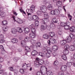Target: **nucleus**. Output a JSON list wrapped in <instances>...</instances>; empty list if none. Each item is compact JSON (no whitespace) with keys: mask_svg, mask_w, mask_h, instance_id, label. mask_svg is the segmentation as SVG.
<instances>
[{"mask_svg":"<svg viewBox=\"0 0 75 75\" xmlns=\"http://www.w3.org/2000/svg\"><path fill=\"white\" fill-rule=\"evenodd\" d=\"M48 45L47 44H44L43 45V51L44 52H47L45 54V55L47 58H49V57H50L51 54L52 53V50L51 48H47Z\"/></svg>","mask_w":75,"mask_h":75,"instance_id":"obj_1","label":"nucleus"},{"mask_svg":"<svg viewBox=\"0 0 75 75\" xmlns=\"http://www.w3.org/2000/svg\"><path fill=\"white\" fill-rule=\"evenodd\" d=\"M35 6L32 5L30 7V9H28L26 10V13H27V15L28 17L31 16V14L35 11Z\"/></svg>","mask_w":75,"mask_h":75,"instance_id":"obj_2","label":"nucleus"},{"mask_svg":"<svg viewBox=\"0 0 75 75\" xmlns=\"http://www.w3.org/2000/svg\"><path fill=\"white\" fill-rule=\"evenodd\" d=\"M40 59L37 57L36 59L35 62V66L36 68H38L40 67V65H41V64L40 63Z\"/></svg>","mask_w":75,"mask_h":75,"instance_id":"obj_3","label":"nucleus"},{"mask_svg":"<svg viewBox=\"0 0 75 75\" xmlns=\"http://www.w3.org/2000/svg\"><path fill=\"white\" fill-rule=\"evenodd\" d=\"M56 40L54 39V38H50V40L47 41V43L50 46L51 45V44L50 43L54 44H56Z\"/></svg>","mask_w":75,"mask_h":75,"instance_id":"obj_4","label":"nucleus"},{"mask_svg":"<svg viewBox=\"0 0 75 75\" xmlns=\"http://www.w3.org/2000/svg\"><path fill=\"white\" fill-rule=\"evenodd\" d=\"M13 20H14V22H16L18 24H22L23 23V21L21 19L18 18L17 19V20H16L15 19V17L14 16H12Z\"/></svg>","mask_w":75,"mask_h":75,"instance_id":"obj_5","label":"nucleus"},{"mask_svg":"<svg viewBox=\"0 0 75 75\" xmlns=\"http://www.w3.org/2000/svg\"><path fill=\"white\" fill-rule=\"evenodd\" d=\"M41 25L40 27V29L42 31H44L47 28V24L45 23H43L41 22Z\"/></svg>","mask_w":75,"mask_h":75,"instance_id":"obj_6","label":"nucleus"},{"mask_svg":"<svg viewBox=\"0 0 75 75\" xmlns=\"http://www.w3.org/2000/svg\"><path fill=\"white\" fill-rule=\"evenodd\" d=\"M40 10L43 13H45L47 11V7L45 6H42L40 7Z\"/></svg>","mask_w":75,"mask_h":75,"instance_id":"obj_7","label":"nucleus"},{"mask_svg":"<svg viewBox=\"0 0 75 75\" xmlns=\"http://www.w3.org/2000/svg\"><path fill=\"white\" fill-rule=\"evenodd\" d=\"M37 18V16L35 15H34L33 16L32 15H31V16H29L28 18L29 20L31 21L33 20H36Z\"/></svg>","mask_w":75,"mask_h":75,"instance_id":"obj_8","label":"nucleus"},{"mask_svg":"<svg viewBox=\"0 0 75 75\" xmlns=\"http://www.w3.org/2000/svg\"><path fill=\"white\" fill-rule=\"evenodd\" d=\"M48 29H50V28H51V29H54V28H55V26L54 23H52L49 27H47V28H48Z\"/></svg>","mask_w":75,"mask_h":75,"instance_id":"obj_9","label":"nucleus"},{"mask_svg":"<svg viewBox=\"0 0 75 75\" xmlns=\"http://www.w3.org/2000/svg\"><path fill=\"white\" fill-rule=\"evenodd\" d=\"M66 41L67 42H70L71 41H72V38L71 36H68L66 39Z\"/></svg>","mask_w":75,"mask_h":75,"instance_id":"obj_10","label":"nucleus"},{"mask_svg":"<svg viewBox=\"0 0 75 75\" xmlns=\"http://www.w3.org/2000/svg\"><path fill=\"white\" fill-rule=\"evenodd\" d=\"M48 21V19L47 18L43 19L41 20V23H42L44 24H45V23H47Z\"/></svg>","mask_w":75,"mask_h":75,"instance_id":"obj_11","label":"nucleus"},{"mask_svg":"<svg viewBox=\"0 0 75 75\" xmlns=\"http://www.w3.org/2000/svg\"><path fill=\"white\" fill-rule=\"evenodd\" d=\"M17 32V29H16L15 28H13L12 29L11 32L12 34H15Z\"/></svg>","mask_w":75,"mask_h":75,"instance_id":"obj_12","label":"nucleus"},{"mask_svg":"<svg viewBox=\"0 0 75 75\" xmlns=\"http://www.w3.org/2000/svg\"><path fill=\"white\" fill-rule=\"evenodd\" d=\"M67 69V66L66 65H63L61 68V70L62 71H65Z\"/></svg>","mask_w":75,"mask_h":75,"instance_id":"obj_13","label":"nucleus"},{"mask_svg":"<svg viewBox=\"0 0 75 75\" xmlns=\"http://www.w3.org/2000/svg\"><path fill=\"white\" fill-rule=\"evenodd\" d=\"M30 37L31 38H35L36 37L35 34L33 33H31L29 34Z\"/></svg>","mask_w":75,"mask_h":75,"instance_id":"obj_14","label":"nucleus"},{"mask_svg":"<svg viewBox=\"0 0 75 75\" xmlns=\"http://www.w3.org/2000/svg\"><path fill=\"white\" fill-rule=\"evenodd\" d=\"M25 50L26 51V52L25 54H27V52H30L31 51V49L28 46H25Z\"/></svg>","mask_w":75,"mask_h":75,"instance_id":"obj_15","label":"nucleus"},{"mask_svg":"<svg viewBox=\"0 0 75 75\" xmlns=\"http://www.w3.org/2000/svg\"><path fill=\"white\" fill-rule=\"evenodd\" d=\"M62 0H60L57 2V6H61L62 4Z\"/></svg>","mask_w":75,"mask_h":75,"instance_id":"obj_16","label":"nucleus"},{"mask_svg":"<svg viewBox=\"0 0 75 75\" xmlns=\"http://www.w3.org/2000/svg\"><path fill=\"white\" fill-rule=\"evenodd\" d=\"M21 45L23 47H25L26 45L25 42L24 40H23L21 41Z\"/></svg>","mask_w":75,"mask_h":75,"instance_id":"obj_17","label":"nucleus"},{"mask_svg":"<svg viewBox=\"0 0 75 75\" xmlns=\"http://www.w3.org/2000/svg\"><path fill=\"white\" fill-rule=\"evenodd\" d=\"M54 15H57L59 14V12L58 9H56L54 10Z\"/></svg>","mask_w":75,"mask_h":75,"instance_id":"obj_18","label":"nucleus"},{"mask_svg":"<svg viewBox=\"0 0 75 75\" xmlns=\"http://www.w3.org/2000/svg\"><path fill=\"white\" fill-rule=\"evenodd\" d=\"M46 53H47V52H46V53H45H45H43L40 52H39V54L40 56H41L42 57H44L45 56H46H46L45 55V54H46Z\"/></svg>","mask_w":75,"mask_h":75,"instance_id":"obj_19","label":"nucleus"},{"mask_svg":"<svg viewBox=\"0 0 75 75\" xmlns=\"http://www.w3.org/2000/svg\"><path fill=\"white\" fill-rule=\"evenodd\" d=\"M6 14L5 13H4L3 12L0 11V16H1V17H4L6 16Z\"/></svg>","mask_w":75,"mask_h":75,"instance_id":"obj_20","label":"nucleus"},{"mask_svg":"<svg viewBox=\"0 0 75 75\" xmlns=\"http://www.w3.org/2000/svg\"><path fill=\"white\" fill-rule=\"evenodd\" d=\"M11 42L13 43H17L18 42V40L16 38L12 39Z\"/></svg>","mask_w":75,"mask_h":75,"instance_id":"obj_21","label":"nucleus"},{"mask_svg":"<svg viewBox=\"0 0 75 75\" xmlns=\"http://www.w3.org/2000/svg\"><path fill=\"white\" fill-rule=\"evenodd\" d=\"M37 52L36 50H34L31 53L32 55L35 56L37 55Z\"/></svg>","mask_w":75,"mask_h":75,"instance_id":"obj_22","label":"nucleus"},{"mask_svg":"<svg viewBox=\"0 0 75 75\" xmlns=\"http://www.w3.org/2000/svg\"><path fill=\"white\" fill-rule=\"evenodd\" d=\"M24 31L25 33L27 34V33H28L30 32V29L28 28H25Z\"/></svg>","mask_w":75,"mask_h":75,"instance_id":"obj_23","label":"nucleus"},{"mask_svg":"<svg viewBox=\"0 0 75 75\" xmlns=\"http://www.w3.org/2000/svg\"><path fill=\"white\" fill-rule=\"evenodd\" d=\"M17 32H18L19 33H23V30L21 28H17Z\"/></svg>","mask_w":75,"mask_h":75,"instance_id":"obj_24","label":"nucleus"},{"mask_svg":"<svg viewBox=\"0 0 75 75\" xmlns=\"http://www.w3.org/2000/svg\"><path fill=\"white\" fill-rule=\"evenodd\" d=\"M48 8L49 10H53V6L51 5H49L47 7Z\"/></svg>","mask_w":75,"mask_h":75,"instance_id":"obj_25","label":"nucleus"},{"mask_svg":"<svg viewBox=\"0 0 75 75\" xmlns=\"http://www.w3.org/2000/svg\"><path fill=\"white\" fill-rule=\"evenodd\" d=\"M47 75H54L53 72L51 71H49L47 72Z\"/></svg>","mask_w":75,"mask_h":75,"instance_id":"obj_26","label":"nucleus"},{"mask_svg":"<svg viewBox=\"0 0 75 75\" xmlns=\"http://www.w3.org/2000/svg\"><path fill=\"white\" fill-rule=\"evenodd\" d=\"M7 21L6 20H4L2 22V25H7Z\"/></svg>","mask_w":75,"mask_h":75,"instance_id":"obj_27","label":"nucleus"},{"mask_svg":"<svg viewBox=\"0 0 75 75\" xmlns=\"http://www.w3.org/2000/svg\"><path fill=\"white\" fill-rule=\"evenodd\" d=\"M52 23H58V20L55 18H54L52 21Z\"/></svg>","mask_w":75,"mask_h":75,"instance_id":"obj_28","label":"nucleus"},{"mask_svg":"<svg viewBox=\"0 0 75 75\" xmlns=\"http://www.w3.org/2000/svg\"><path fill=\"white\" fill-rule=\"evenodd\" d=\"M25 40L26 42H29L31 41V38L29 37H27L25 38Z\"/></svg>","mask_w":75,"mask_h":75,"instance_id":"obj_29","label":"nucleus"},{"mask_svg":"<svg viewBox=\"0 0 75 75\" xmlns=\"http://www.w3.org/2000/svg\"><path fill=\"white\" fill-rule=\"evenodd\" d=\"M44 13L43 15L44 16L45 18H48L49 17V16H48V13L47 12H43Z\"/></svg>","mask_w":75,"mask_h":75,"instance_id":"obj_30","label":"nucleus"},{"mask_svg":"<svg viewBox=\"0 0 75 75\" xmlns=\"http://www.w3.org/2000/svg\"><path fill=\"white\" fill-rule=\"evenodd\" d=\"M69 50H70V51H74V50H75V47L73 45L71 46L69 48Z\"/></svg>","mask_w":75,"mask_h":75,"instance_id":"obj_31","label":"nucleus"},{"mask_svg":"<svg viewBox=\"0 0 75 75\" xmlns=\"http://www.w3.org/2000/svg\"><path fill=\"white\" fill-rule=\"evenodd\" d=\"M67 41L66 40H62L61 41V44L62 45H65L66 43H67Z\"/></svg>","mask_w":75,"mask_h":75,"instance_id":"obj_32","label":"nucleus"},{"mask_svg":"<svg viewBox=\"0 0 75 75\" xmlns=\"http://www.w3.org/2000/svg\"><path fill=\"white\" fill-rule=\"evenodd\" d=\"M22 67L25 69H27L28 68V67L27 66V64H26V63L24 64L23 65Z\"/></svg>","mask_w":75,"mask_h":75,"instance_id":"obj_33","label":"nucleus"},{"mask_svg":"<svg viewBox=\"0 0 75 75\" xmlns=\"http://www.w3.org/2000/svg\"><path fill=\"white\" fill-rule=\"evenodd\" d=\"M58 46H54L53 47V50L54 51H57L58 50Z\"/></svg>","mask_w":75,"mask_h":75,"instance_id":"obj_34","label":"nucleus"},{"mask_svg":"<svg viewBox=\"0 0 75 75\" xmlns=\"http://www.w3.org/2000/svg\"><path fill=\"white\" fill-rule=\"evenodd\" d=\"M70 31H71V32H72L75 31V27H74V26H72L71 27L70 29Z\"/></svg>","mask_w":75,"mask_h":75,"instance_id":"obj_35","label":"nucleus"},{"mask_svg":"<svg viewBox=\"0 0 75 75\" xmlns=\"http://www.w3.org/2000/svg\"><path fill=\"white\" fill-rule=\"evenodd\" d=\"M49 35L50 37H54V36L55 35V33H54L51 32L49 33Z\"/></svg>","mask_w":75,"mask_h":75,"instance_id":"obj_36","label":"nucleus"},{"mask_svg":"<svg viewBox=\"0 0 75 75\" xmlns=\"http://www.w3.org/2000/svg\"><path fill=\"white\" fill-rule=\"evenodd\" d=\"M43 37L44 38H45V39H48L49 38V36L47 35H43Z\"/></svg>","mask_w":75,"mask_h":75,"instance_id":"obj_37","label":"nucleus"},{"mask_svg":"<svg viewBox=\"0 0 75 75\" xmlns=\"http://www.w3.org/2000/svg\"><path fill=\"white\" fill-rule=\"evenodd\" d=\"M41 43L40 42H37L36 43V47H40Z\"/></svg>","mask_w":75,"mask_h":75,"instance_id":"obj_38","label":"nucleus"},{"mask_svg":"<svg viewBox=\"0 0 75 75\" xmlns=\"http://www.w3.org/2000/svg\"><path fill=\"white\" fill-rule=\"evenodd\" d=\"M53 64L54 65L57 66V65H58L59 64V62L57 61H54Z\"/></svg>","mask_w":75,"mask_h":75,"instance_id":"obj_39","label":"nucleus"},{"mask_svg":"<svg viewBox=\"0 0 75 75\" xmlns=\"http://www.w3.org/2000/svg\"><path fill=\"white\" fill-rule=\"evenodd\" d=\"M43 14V12H42L40 11H38L37 12V14H38V16H41V15Z\"/></svg>","mask_w":75,"mask_h":75,"instance_id":"obj_40","label":"nucleus"},{"mask_svg":"<svg viewBox=\"0 0 75 75\" xmlns=\"http://www.w3.org/2000/svg\"><path fill=\"white\" fill-rule=\"evenodd\" d=\"M71 65L72 63H71V62H68L67 64V67H70L71 66Z\"/></svg>","mask_w":75,"mask_h":75,"instance_id":"obj_41","label":"nucleus"},{"mask_svg":"<svg viewBox=\"0 0 75 75\" xmlns=\"http://www.w3.org/2000/svg\"><path fill=\"white\" fill-rule=\"evenodd\" d=\"M60 25L61 26L64 27L65 26V25H67V23L64 22H61L60 23Z\"/></svg>","mask_w":75,"mask_h":75,"instance_id":"obj_42","label":"nucleus"},{"mask_svg":"<svg viewBox=\"0 0 75 75\" xmlns=\"http://www.w3.org/2000/svg\"><path fill=\"white\" fill-rule=\"evenodd\" d=\"M44 69H46V71H47V68H46V67L44 66H42L41 67V68L40 69V70L42 71H43V70H44Z\"/></svg>","mask_w":75,"mask_h":75,"instance_id":"obj_43","label":"nucleus"},{"mask_svg":"<svg viewBox=\"0 0 75 75\" xmlns=\"http://www.w3.org/2000/svg\"><path fill=\"white\" fill-rule=\"evenodd\" d=\"M39 25V21H35V26H36V27H37Z\"/></svg>","mask_w":75,"mask_h":75,"instance_id":"obj_44","label":"nucleus"},{"mask_svg":"<svg viewBox=\"0 0 75 75\" xmlns=\"http://www.w3.org/2000/svg\"><path fill=\"white\" fill-rule=\"evenodd\" d=\"M19 10L21 13H23V15H24H24H26V13L23 10H22V8L20 9Z\"/></svg>","mask_w":75,"mask_h":75,"instance_id":"obj_45","label":"nucleus"},{"mask_svg":"<svg viewBox=\"0 0 75 75\" xmlns=\"http://www.w3.org/2000/svg\"><path fill=\"white\" fill-rule=\"evenodd\" d=\"M3 30L4 31H7L8 29V27H3Z\"/></svg>","mask_w":75,"mask_h":75,"instance_id":"obj_46","label":"nucleus"},{"mask_svg":"<svg viewBox=\"0 0 75 75\" xmlns=\"http://www.w3.org/2000/svg\"><path fill=\"white\" fill-rule=\"evenodd\" d=\"M62 59H64V60H67V58L65 55H62Z\"/></svg>","mask_w":75,"mask_h":75,"instance_id":"obj_47","label":"nucleus"},{"mask_svg":"<svg viewBox=\"0 0 75 75\" xmlns=\"http://www.w3.org/2000/svg\"><path fill=\"white\" fill-rule=\"evenodd\" d=\"M9 69L11 71H14L15 70H14V68L12 67H9Z\"/></svg>","mask_w":75,"mask_h":75,"instance_id":"obj_48","label":"nucleus"},{"mask_svg":"<svg viewBox=\"0 0 75 75\" xmlns=\"http://www.w3.org/2000/svg\"><path fill=\"white\" fill-rule=\"evenodd\" d=\"M64 28L65 30H68L69 28V26L66 25L64 26Z\"/></svg>","mask_w":75,"mask_h":75,"instance_id":"obj_49","label":"nucleus"},{"mask_svg":"<svg viewBox=\"0 0 75 75\" xmlns=\"http://www.w3.org/2000/svg\"><path fill=\"white\" fill-rule=\"evenodd\" d=\"M31 43L33 45H34V44H35V43L36 42L35 40H31Z\"/></svg>","mask_w":75,"mask_h":75,"instance_id":"obj_50","label":"nucleus"},{"mask_svg":"<svg viewBox=\"0 0 75 75\" xmlns=\"http://www.w3.org/2000/svg\"><path fill=\"white\" fill-rule=\"evenodd\" d=\"M70 36L71 38V39L73 38V39H75V36L74 35L72 34H70Z\"/></svg>","mask_w":75,"mask_h":75,"instance_id":"obj_51","label":"nucleus"},{"mask_svg":"<svg viewBox=\"0 0 75 75\" xmlns=\"http://www.w3.org/2000/svg\"><path fill=\"white\" fill-rule=\"evenodd\" d=\"M42 75V73L40 71H38L36 73V75Z\"/></svg>","mask_w":75,"mask_h":75,"instance_id":"obj_52","label":"nucleus"},{"mask_svg":"<svg viewBox=\"0 0 75 75\" xmlns=\"http://www.w3.org/2000/svg\"><path fill=\"white\" fill-rule=\"evenodd\" d=\"M66 49V50L68 49H69V45H65V46L64 47Z\"/></svg>","mask_w":75,"mask_h":75,"instance_id":"obj_53","label":"nucleus"},{"mask_svg":"<svg viewBox=\"0 0 75 75\" xmlns=\"http://www.w3.org/2000/svg\"><path fill=\"white\" fill-rule=\"evenodd\" d=\"M58 8V10H59V12H60V11H61L62 10V6H59Z\"/></svg>","mask_w":75,"mask_h":75,"instance_id":"obj_54","label":"nucleus"},{"mask_svg":"<svg viewBox=\"0 0 75 75\" xmlns=\"http://www.w3.org/2000/svg\"><path fill=\"white\" fill-rule=\"evenodd\" d=\"M50 15H54V11L52 10L50 12Z\"/></svg>","mask_w":75,"mask_h":75,"instance_id":"obj_55","label":"nucleus"},{"mask_svg":"<svg viewBox=\"0 0 75 75\" xmlns=\"http://www.w3.org/2000/svg\"><path fill=\"white\" fill-rule=\"evenodd\" d=\"M58 75H64V72L62 71H60L58 73Z\"/></svg>","mask_w":75,"mask_h":75,"instance_id":"obj_56","label":"nucleus"},{"mask_svg":"<svg viewBox=\"0 0 75 75\" xmlns=\"http://www.w3.org/2000/svg\"><path fill=\"white\" fill-rule=\"evenodd\" d=\"M18 57H14V61L15 62H17V61H18Z\"/></svg>","mask_w":75,"mask_h":75,"instance_id":"obj_57","label":"nucleus"},{"mask_svg":"<svg viewBox=\"0 0 75 75\" xmlns=\"http://www.w3.org/2000/svg\"><path fill=\"white\" fill-rule=\"evenodd\" d=\"M45 64L46 66H48L49 65V62L48 61H46L45 62Z\"/></svg>","mask_w":75,"mask_h":75,"instance_id":"obj_58","label":"nucleus"},{"mask_svg":"<svg viewBox=\"0 0 75 75\" xmlns=\"http://www.w3.org/2000/svg\"><path fill=\"white\" fill-rule=\"evenodd\" d=\"M20 72L21 74H23L24 72V69H20Z\"/></svg>","mask_w":75,"mask_h":75,"instance_id":"obj_59","label":"nucleus"},{"mask_svg":"<svg viewBox=\"0 0 75 75\" xmlns=\"http://www.w3.org/2000/svg\"><path fill=\"white\" fill-rule=\"evenodd\" d=\"M31 30L33 33H35V29L34 28H32L31 29Z\"/></svg>","mask_w":75,"mask_h":75,"instance_id":"obj_60","label":"nucleus"},{"mask_svg":"<svg viewBox=\"0 0 75 75\" xmlns=\"http://www.w3.org/2000/svg\"><path fill=\"white\" fill-rule=\"evenodd\" d=\"M4 38V36L2 34L0 35V40H2Z\"/></svg>","mask_w":75,"mask_h":75,"instance_id":"obj_61","label":"nucleus"},{"mask_svg":"<svg viewBox=\"0 0 75 75\" xmlns=\"http://www.w3.org/2000/svg\"><path fill=\"white\" fill-rule=\"evenodd\" d=\"M68 17L69 18V20H70L71 21V19H72V16H71L69 14H68Z\"/></svg>","mask_w":75,"mask_h":75,"instance_id":"obj_62","label":"nucleus"},{"mask_svg":"<svg viewBox=\"0 0 75 75\" xmlns=\"http://www.w3.org/2000/svg\"><path fill=\"white\" fill-rule=\"evenodd\" d=\"M53 55L54 57H55L56 56H57V52H55L53 53Z\"/></svg>","mask_w":75,"mask_h":75,"instance_id":"obj_63","label":"nucleus"},{"mask_svg":"<svg viewBox=\"0 0 75 75\" xmlns=\"http://www.w3.org/2000/svg\"><path fill=\"white\" fill-rule=\"evenodd\" d=\"M43 3L44 4H45L48 3V1H47V0H43Z\"/></svg>","mask_w":75,"mask_h":75,"instance_id":"obj_64","label":"nucleus"}]
</instances>
